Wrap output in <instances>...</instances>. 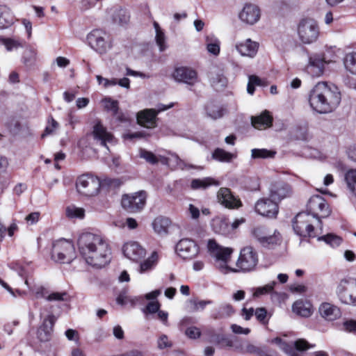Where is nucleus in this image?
<instances>
[{
  "label": "nucleus",
  "mask_w": 356,
  "mask_h": 356,
  "mask_svg": "<svg viewBox=\"0 0 356 356\" xmlns=\"http://www.w3.org/2000/svg\"><path fill=\"white\" fill-rule=\"evenodd\" d=\"M79 252L89 265L102 268L110 262L111 249L106 240L101 235L85 232L77 240Z\"/></svg>",
  "instance_id": "obj_1"
},
{
  "label": "nucleus",
  "mask_w": 356,
  "mask_h": 356,
  "mask_svg": "<svg viewBox=\"0 0 356 356\" xmlns=\"http://www.w3.org/2000/svg\"><path fill=\"white\" fill-rule=\"evenodd\" d=\"M341 93L335 86L319 82L311 90L309 102L313 110L319 113H328L334 111L341 102Z\"/></svg>",
  "instance_id": "obj_2"
},
{
  "label": "nucleus",
  "mask_w": 356,
  "mask_h": 356,
  "mask_svg": "<svg viewBox=\"0 0 356 356\" xmlns=\"http://www.w3.org/2000/svg\"><path fill=\"white\" fill-rule=\"evenodd\" d=\"M207 252L214 259L216 268L223 274L234 271L228 264L231 261L234 250L232 248L219 245L215 239H209L207 243Z\"/></svg>",
  "instance_id": "obj_3"
},
{
  "label": "nucleus",
  "mask_w": 356,
  "mask_h": 356,
  "mask_svg": "<svg viewBox=\"0 0 356 356\" xmlns=\"http://www.w3.org/2000/svg\"><path fill=\"white\" fill-rule=\"evenodd\" d=\"M259 262L258 254L256 250L250 246L243 248L236 262V268H232L231 273H248L255 269Z\"/></svg>",
  "instance_id": "obj_4"
},
{
  "label": "nucleus",
  "mask_w": 356,
  "mask_h": 356,
  "mask_svg": "<svg viewBox=\"0 0 356 356\" xmlns=\"http://www.w3.org/2000/svg\"><path fill=\"white\" fill-rule=\"evenodd\" d=\"M51 257L56 262L70 263L76 257L73 243L64 238L55 241L52 247Z\"/></svg>",
  "instance_id": "obj_5"
},
{
  "label": "nucleus",
  "mask_w": 356,
  "mask_h": 356,
  "mask_svg": "<svg viewBox=\"0 0 356 356\" xmlns=\"http://www.w3.org/2000/svg\"><path fill=\"white\" fill-rule=\"evenodd\" d=\"M336 293L341 302L356 305V279L347 277L341 280Z\"/></svg>",
  "instance_id": "obj_6"
},
{
  "label": "nucleus",
  "mask_w": 356,
  "mask_h": 356,
  "mask_svg": "<svg viewBox=\"0 0 356 356\" xmlns=\"http://www.w3.org/2000/svg\"><path fill=\"white\" fill-rule=\"evenodd\" d=\"M305 213H309L317 222L321 223L320 218L327 217L330 210L326 200L322 196L316 195L309 198Z\"/></svg>",
  "instance_id": "obj_7"
},
{
  "label": "nucleus",
  "mask_w": 356,
  "mask_h": 356,
  "mask_svg": "<svg viewBox=\"0 0 356 356\" xmlns=\"http://www.w3.org/2000/svg\"><path fill=\"white\" fill-rule=\"evenodd\" d=\"M319 27L317 22L312 19H302L298 26V34L304 44L316 42L319 36Z\"/></svg>",
  "instance_id": "obj_8"
},
{
  "label": "nucleus",
  "mask_w": 356,
  "mask_h": 356,
  "mask_svg": "<svg viewBox=\"0 0 356 356\" xmlns=\"http://www.w3.org/2000/svg\"><path fill=\"white\" fill-rule=\"evenodd\" d=\"M316 221L309 213L300 212L296 215L293 221L294 232L301 237H314V222Z\"/></svg>",
  "instance_id": "obj_9"
},
{
  "label": "nucleus",
  "mask_w": 356,
  "mask_h": 356,
  "mask_svg": "<svg viewBox=\"0 0 356 356\" xmlns=\"http://www.w3.org/2000/svg\"><path fill=\"white\" fill-rule=\"evenodd\" d=\"M147 193L144 191H140L131 194H125L122 196L121 204L122 207L129 212H137L143 209L145 205Z\"/></svg>",
  "instance_id": "obj_10"
},
{
  "label": "nucleus",
  "mask_w": 356,
  "mask_h": 356,
  "mask_svg": "<svg viewBox=\"0 0 356 356\" xmlns=\"http://www.w3.org/2000/svg\"><path fill=\"white\" fill-rule=\"evenodd\" d=\"M273 342L277 344L289 356H301L296 353V350L301 352L314 347V345L309 344L303 339H298L295 341L288 343L282 339L277 337L273 339Z\"/></svg>",
  "instance_id": "obj_11"
},
{
  "label": "nucleus",
  "mask_w": 356,
  "mask_h": 356,
  "mask_svg": "<svg viewBox=\"0 0 356 356\" xmlns=\"http://www.w3.org/2000/svg\"><path fill=\"white\" fill-rule=\"evenodd\" d=\"M76 186L79 193L86 196H93L97 194L101 183L97 177L83 175L77 179Z\"/></svg>",
  "instance_id": "obj_12"
},
{
  "label": "nucleus",
  "mask_w": 356,
  "mask_h": 356,
  "mask_svg": "<svg viewBox=\"0 0 356 356\" xmlns=\"http://www.w3.org/2000/svg\"><path fill=\"white\" fill-rule=\"evenodd\" d=\"M107 33L102 29H94L86 38L89 46L99 54L105 53L108 48Z\"/></svg>",
  "instance_id": "obj_13"
},
{
  "label": "nucleus",
  "mask_w": 356,
  "mask_h": 356,
  "mask_svg": "<svg viewBox=\"0 0 356 356\" xmlns=\"http://www.w3.org/2000/svg\"><path fill=\"white\" fill-rule=\"evenodd\" d=\"M173 106L171 103L168 106L160 104L158 106L157 110L155 109H145L137 114V121L140 125L147 127L152 128L156 126V117L159 112L164 111Z\"/></svg>",
  "instance_id": "obj_14"
},
{
  "label": "nucleus",
  "mask_w": 356,
  "mask_h": 356,
  "mask_svg": "<svg viewBox=\"0 0 356 356\" xmlns=\"http://www.w3.org/2000/svg\"><path fill=\"white\" fill-rule=\"evenodd\" d=\"M177 254L184 259H192L199 254V246L190 238H182L176 245Z\"/></svg>",
  "instance_id": "obj_15"
},
{
  "label": "nucleus",
  "mask_w": 356,
  "mask_h": 356,
  "mask_svg": "<svg viewBox=\"0 0 356 356\" xmlns=\"http://www.w3.org/2000/svg\"><path fill=\"white\" fill-rule=\"evenodd\" d=\"M241 22L254 25L259 22L261 17V10L258 6L254 3H245L238 15Z\"/></svg>",
  "instance_id": "obj_16"
},
{
  "label": "nucleus",
  "mask_w": 356,
  "mask_h": 356,
  "mask_svg": "<svg viewBox=\"0 0 356 356\" xmlns=\"http://www.w3.org/2000/svg\"><path fill=\"white\" fill-rule=\"evenodd\" d=\"M255 211L261 216L273 218L278 213V204L271 198H263L257 202Z\"/></svg>",
  "instance_id": "obj_17"
},
{
  "label": "nucleus",
  "mask_w": 356,
  "mask_h": 356,
  "mask_svg": "<svg viewBox=\"0 0 356 356\" xmlns=\"http://www.w3.org/2000/svg\"><path fill=\"white\" fill-rule=\"evenodd\" d=\"M330 61L331 60H327L325 56L314 55L309 58L306 70L311 76L318 77L323 73L325 63Z\"/></svg>",
  "instance_id": "obj_18"
},
{
  "label": "nucleus",
  "mask_w": 356,
  "mask_h": 356,
  "mask_svg": "<svg viewBox=\"0 0 356 356\" xmlns=\"http://www.w3.org/2000/svg\"><path fill=\"white\" fill-rule=\"evenodd\" d=\"M108 15L115 24L124 26L130 20V14L127 8L121 6H115L108 10Z\"/></svg>",
  "instance_id": "obj_19"
},
{
  "label": "nucleus",
  "mask_w": 356,
  "mask_h": 356,
  "mask_svg": "<svg viewBox=\"0 0 356 356\" xmlns=\"http://www.w3.org/2000/svg\"><path fill=\"white\" fill-rule=\"evenodd\" d=\"M92 134L95 140L108 149L107 143H112L114 140L113 134L108 132L99 121H97L94 124Z\"/></svg>",
  "instance_id": "obj_20"
},
{
  "label": "nucleus",
  "mask_w": 356,
  "mask_h": 356,
  "mask_svg": "<svg viewBox=\"0 0 356 356\" xmlns=\"http://www.w3.org/2000/svg\"><path fill=\"white\" fill-rule=\"evenodd\" d=\"M123 253L129 259L138 262L145 257L146 251L138 243L131 241L124 245Z\"/></svg>",
  "instance_id": "obj_21"
},
{
  "label": "nucleus",
  "mask_w": 356,
  "mask_h": 356,
  "mask_svg": "<svg viewBox=\"0 0 356 356\" xmlns=\"http://www.w3.org/2000/svg\"><path fill=\"white\" fill-rule=\"evenodd\" d=\"M291 194L290 186L282 181L271 184L270 186V197L277 204L284 198L288 197Z\"/></svg>",
  "instance_id": "obj_22"
},
{
  "label": "nucleus",
  "mask_w": 356,
  "mask_h": 356,
  "mask_svg": "<svg viewBox=\"0 0 356 356\" xmlns=\"http://www.w3.org/2000/svg\"><path fill=\"white\" fill-rule=\"evenodd\" d=\"M55 321L56 317L53 314H49L44 319L37 332V337L40 341L46 342L51 339Z\"/></svg>",
  "instance_id": "obj_23"
},
{
  "label": "nucleus",
  "mask_w": 356,
  "mask_h": 356,
  "mask_svg": "<svg viewBox=\"0 0 356 356\" xmlns=\"http://www.w3.org/2000/svg\"><path fill=\"white\" fill-rule=\"evenodd\" d=\"M172 76L175 81L187 84H193L197 79L196 71L186 67L176 68L172 74Z\"/></svg>",
  "instance_id": "obj_24"
},
{
  "label": "nucleus",
  "mask_w": 356,
  "mask_h": 356,
  "mask_svg": "<svg viewBox=\"0 0 356 356\" xmlns=\"http://www.w3.org/2000/svg\"><path fill=\"white\" fill-rule=\"evenodd\" d=\"M235 49L242 56L254 58L258 51L259 43L251 39H247L236 43Z\"/></svg>",
  "instance_id": "obj_25"
},
{
  "label": "nucleus",
  "mask_w": 356,
  "mask_h": 356,
  "mask_svg": "<svg viewBox=\"0 0 356 356\" xmlns=\"http://www.w3.org/2000/svg\"><path fill=\"white\" fill-rule=\"evenodd\" d=\"M218 202L227 208H238L241 205V201L236 198L227 188H221L218 193Z\"/></svg>",
  "instance_id": "obj_26"
},
{
  "label": "nucleus",
  "mask_w": 356,
  "mask_h": 356,
  "mask_svg": "<svg viewBox=\"0 0 356 356\" xmlns=\"http://www.w3.org/2000/svg\"><path fill=\"white\" fill-rule=\"evenodd\" d=\"M209 78L211 86L216 90H221L227 84V79L224 75L223 71L216 67L209 71Z\"/></svg>",
  "instance_id": "obj_27"
},
{
  "label": "nucleus",
  "mask_w": 356,
  "mask_h": 356,
  "mask_svg": "<svg viewBox=\"0 0 356 356\" xmlns=\"http://www.w3.org/2000/svg\"><path fill=\"white\" fill-rule=\"evenodd\" d=\"M318 312L321 316L327 321H334L341 316L339 309L329 302L322 303L318 308Z\"/></svg>",
  "instance_id": "obj_28"
},
{
  "label": "nucleus",
  "mask_w": 356,
  "mask_h": 356,
  "mask_svg": "<svg viewBox=\"0 0 356 356\" xmlns=\"http://www.w3.org/2000/svg\"><path fill=\"white\" fill-rule=\"evenodd\" d=\"M235 313L233 306L229 303L223 302L216 307L211 314L214 320H221L230 318Z\"/></svg>",
  "instance_id": "obj_29"
},
{
  "label": "nucleus",
  "mask_w": 356,
  "mask_h": 356,
  "mask_svg": "<svg viewBox=\"0 0 356 356\" xmlns=\"http://www.w3.org/2000/svg\"><path fill=\"white\" fill-rule=\"evenodd\" d=\"M273 117L267 111H264L261 115L252 117L251 122L252 126L258 129H265L272 125Z\"/></svg>",
  "instance_id": "obj_30"
},
{
  "label": "nucleus",
  "mask_w": 356,
  "mask_h": 356,
  "mask_svg": "<svg viewBox=\"0 0 356 356\" xmlns=\"http://www.w3.org/2000/svg\"><path fill=\"white\" fill-rule=\"evenodd\" d=\"M15 22L11 9L5 5H0V29L10 26Z\"/></svg>",
  "instance_id": "obj_31"
},
{
  "label": "nucleus",
  "mask_w": 356,
  "mask_h": 356,
  "mask_svg": "<svg viewBox=\"0 0 356 356\" xmlns=\"http://www.w3.org/2000/svg\"><path fill=\"white\" fill-rule=\"evenodd\" d=\"M159 259L158 253L154 251L147 259L140 263L138 272L143 274L152 270L156 266Z\"/></svg>",
  "instance_id": "obj_32"
},
{
  "label": "nucleus",
  "mask_w": 356,
  "mask_h": 356,
  "mask_svg": "<svg viewBox=\"0 0 356 356\" xmlns=\"http://www.w3.org/2000/svg\"><path fill=\"white\" fill-rule=\"evenodd\" d=\"M170 225V220L164 216H159L156 218L152 222L154 230L161 235L167 234L168 229Z\"/></svg>",
  "instance_id": "obj_33"
},
{
  "label": "nucleus",
  "mask_w": 356,
  "mask_h": 356,
  "mask_svg": "<svg viewBox=\"0 0 356 356\" xmlns=\"http://www.w3.org/2000/svg\"><path fill=\"white\" fill-rule=\"evenodd\" d=\"M344 182L352 196L356 198V169H350L344 174Z\"/></svg>",
  "instance_id": "obj_34"
},
{
  "label": "nucleus",
  "mask_w": 356,
  "mask_h": 356,
  "mask_svg": "<svg viewBox=\"0 0 356 356\" xmlns=\"http://www.w3.org/2000/svg\"><path fill=\"white\" fill-rule=\"evenodd\" d=\"M207 49L209 53L214 56H218L220 51V42L214 35L211 34L205 38Z\"/></svg>",
  "instance_id": "obj_35"
},
{
  "label": "nucleus",
  "mask_w": 356,
  "mask_h": 356,
  "mask_svg": "<svg viewBox=\"0 0 356 356\" xmlns=\"http://www.w3.org/2000/svg\"><path fill=\"white\" fill-rule=\"evenodd\" d=\"M292 310L294 313L302 317H309L312 313L309 303L304 302L302 300L295 302Z\"/></svg>",
  "instance_id": "obj_36"
},
{
  "label": "nucleus",
  "mask_w": 356,
  "mask_h": 356,
  "mask_svg": "<svg viewBox=\"0 0 356 356\" xmlns=\"http://www.w3.org/2000/svg\"><path fill=\"white\" fill-rule=\"evenodd\" d=\"M213 229L216 233L227 235L231 232L230 223L225 219H216L213 221Z\"/></svg>",
  "instance_id": "obj_37"
},
{
  "label": "nucleus",
  "mask_w": 356,
  "mask_h": 356,
  "mask_svg": "<svg viewBox=\"0 0 356 356\" xmlns=\"http://www.w3.org/2000/svg\"><path fill=\"white\" fill-rule=\"evenodd\" d=\"M218 186L219 182L211 177H205L203 179H195L191 181V188L193 189H205L210 186Z\"/></svg>",
  "instance_id": "obj_38"
},
{
  "label": "nucleus",
  "mask_w": 356,
  "mask_h": 356,
  "mask_svg": "<svg viewBox=\"0 0 356 356\" xmlns=\"http://www.w3.org/2000/svg\"><path fill=\"white\" fill-rule=\"evenodd\" d=\"M236 154L226 152L221 148H216L212 153V158L220 162L229 163L236 158Z\"/></svg>",
  "instance_id": "obj_39"
},
{
  "label": "nucleus",
  "mask_w": 356,
  "mask_h": 356,
  "mask_svg": "<svg viewBox=\"0 0 356 356\" xmlns=\"http://www.w3.org/2000/svg\"><path fill=\"white\" fill-rule=\"evenodd\" d=\"M153 25L156 32L155 40L156 44L159 48V51H163L167 48L165 33L156 22H154Z\"/></svg>",
  "instance_id": "obj_40"
},
{
  "label": "nucleus",
  "mask_w": 356,
  "mask_h": 356,
  "mask_svg": "<svg viewBox=\"0 0 356 356\" xmlns=\"http://www.w3.org/2000/svg\"><path fill=\"white\" fill-rule=\"evenodd\" d=\"M24 283L36 298H46L48 291L42 285L35 282L31 283L27 279Z\"/></svg>",
  "instance_id": "obj_41"
},
{
  "label": "nucleus",
  "mask_w": 356,
  "mask_h": 356,
  "mask_svg": "<svg viewBox=\"0 0 356 356\" xmlns=\"http://www.w3.org/2000/svg\"><path fill=\"white\" fill-rule=\"evenodd\" d=\"M276 284L277 282L275 281H273L264 286L253 288L252 289L253 297L259 298L263 295L270 294Z\"/></svg>",
  "instance_id": "obj_42"
},
{
  "label": "nucleus",
  "mask_w": 356,
  "mask_h": 356,
  "mask_svg": "<svg viewBox=\"0 0 356 356\" xmlns=\"http://www.w3.org/2000/svg\"><path fill=\"white\" fill-rule=\"evenodd\" d=\"M346 69L353 74H356V53L351 52L346 55L343 59Z\"/></svg>",
  "instance_id": "obj_43"
},
{
  "label": "nucleus",
  "mask_w": 356,
  "mask_h": 356,
  "mask_svg": "<svg viewBox=\"0 0 356 356\" xmlns=\"http://www.w3.org/2000/svg\"><path fill=\"white\" fill-rule=\"evenodd\" d=\"M206 111L209 117L216 120L223 115L225 110L221 106L211 103L207 106Z\"/></svg>",
  "instance_id": "obj_44"
},
{
  "label": "nucleus",
  "mask_w": 356,
  "mask_h": 356,
  "mask_svg": "<svg viewBox=\"0 0 356 356\" xmlns=\"http://www.w3.org/2000/svg\"><path fill=\"white\" fill-rule=\"evenodd\" d=\"M212 303L211 300H198L197 299H190L188 300L190 310L193 312L203 311L207 305H211Z\"/></svg>",
  "instance_id": "obj_45"
},
{
  "label": "nucleus",
  "mask_w": 356,
  "mask_h": 356,
  "mask_svg": "<svg viewBox=\"0 0 356 356\" xmlns=\"http://www.w3.org/2000/svg\"><path fill=\"white\" fill-rule=\"evenodd\" d=\"M266 242H262L261 244L264 247L273 248L275 245L279 244L281 241V237L279 232L275 231L273 234L269 232L266 236Z\"/></svg>",
  "instance_id": "obj_46"
},
{
  "label": "nucleus",
  "mask_w": 356,
  "mask_h": 356,
  "mask_svg": "<svg viewBox=\"0 0 356 356\" xmlns=\"http://www.w3.org/2000/svg\"><path fill=\"white\" fill-rule=\"evenodd\" d=\"M318 240L323 241L326 244L329 245L332 248L339 246L342 241L341 237L333 234H328L327 235L320 236L318 238Z\"/></svg>",
  "instance_id": "obj_47"
},
{
  "label": "nucleus",
  "mask_w": 356,
  "mask_h": 356,
  "mask_svg": "<svg viewBox=\"0 0 356 356\" xmlns=\"http://www.w3.org/2000/svg\"><path fill=\"white\" fill-rule=\"evenodd\" d=\"M37 52L33 48H27L25 49L22 56V62L26 66L33 65L36 60Z\"/></svg>",
  "instance_id": "obj_48"
},
{
  "label": "nucleus",
  "mask_w": 356,
  "mask_h": 356,
  "mask_svg": "<svg viewBox=\"0 0 356 356\" xmlns=\"http://www.w3.org/2000/svg\"><path fill=\"white\" fill-rule=\"evenodd\" d=\"M275 154V152L266 149H252L251 150V157L254 159L273 158Z\"/></svg>",
  "instance_id": "obj_49"
},
{
  "label": "nucleus",
  "mask_w": 356,
  "mask_h": 356,
  "mask_svg": "<svg viewBox=\"0 0 356 356\" xmlns=\"http://www.w3.org/2000/svg\"><path fill=\"white\" fill-rule=\"evenodd\" d=\"M262 86L261 79L256 75H250L248 76V83L247 86V92L250 95H253L255 90V86Z\"/></svg>",
  "instance_id": "obj_50"
},
{
  "label": "nucleus",
  "mask_w": 356,
  "mask_h": 356,
  "mask_svg": "<svg viewBox=\"0 0 356 356\" xmlns=\"http://www.w3.org/2000/svg\"><path fill=\"white\" fill-rule=\"evenodd\" d=\"M104 108L112 113L113 115H117L118 111V102L111 98H105L102 100Z\"/></svg>",
  "instance_id": "obj_51"
},
{
  "label": "nucleus",
  "mask_w": 356,
  "mask_h": 356,
  "mask_svg": "<svg viewBox=\"0 0 356 356\" xmlns=\"http://www.w3.org/2000/svg\"><path fill=\"white\" fill-rule=\"evenodd\" d=\"M269 232L267 230V229L265 227L263 226H258L254 227L252 231V234L255 237L257 241L261 243L262 242H266L265 240L266 236L268 235Z\"/></svg>",
  "instance_id": "obj_52"
},
{
  "label": "nucleus",
  "mask_w": 356,
  "mask_h": 356,
  "mask_svg": "<svg viewBox=\"0 0 356 356\" xmlns=\"http://www.w3.org/2000/svg\"><path fill=\"white\" fill-rule=\"evenodd\" d=\"M66 215L67 217L74 218H83L85 215V211L83 209L80 207H76L74 206H70L66 209Z\"/></svg>",
  "instance_id": "obj_53"
},
{
  "label": "nucleus",
  "mask_w": 356,
  "mask_h": 356,
  "mask_svg": "<svg viewBox=\"0 0 356 356\" xmlns=\"http://www.w3.org/2000/svg\"><path fill=\"white\" fill-rule=\"evenodd\" d=\"M2 44L6 47L8 51L17 49L18 48L22 47V44L19 40L12 38L2 39Z\"/></svg>",
  "instance_id": "obj_54"
},
{
  "label": "nucleus",
  "mask_w": 356,
  "mask_h": 356,
  "mask_svg": "<svg viewBox=\"0 0 356 356\" xmlns=\"http://www.w3.org/2000/svg\"><path fill=\"white\" fill-rule=\"evenodd\" d=\"M59 124L53 118H51L48 120V124L45 128L44 132L42 134V138L47 135L52 134L58 128Z\"/></svg>",
  "instance_id": "obj_55"
},
{
  "label": "nucleus",
  "mask_w": 356,
  "mask_h": 356,
  "mask_svg": "<svg viewBox=\"0 0 356 356\" xmlns=\"http://www.w3.org/2000/svg\"><path fill=\"white\" fill-rule=\"evenodd\" d=\"M160 307L161 305L158 301H152L147 305L145 309H143V312L145 314H155L160 310Z\"/></svg>",
  "instance_id": "obj_56"
},
{
  "label": "nucleus",
  "mask_w": 356,
  "mask_h": 356,
  "mask_svg": "<svg viewBox=\"0 0 356 356\" xmlns=\"http://www.w3.org/2000/svg\"><path fill=\"white\" fill-rule=\"evenodd\" d=\"M140 156L152 164H154L158 162V159L153 153H152L151 152L146 151L145 149L140 150Z\"/></svg>",
  "instance_id": "obj_57"
},
{
  "label": "nucleus",
  "mask_w": 356,
  "mask_h": 356,
  "mask_svg": "<svg viewBox=\"0 0 356 356\" xmlns=\"http://www.w3.org/2000/svg\"><path fill=\"white\" fill-rule=\"evenodd\" d=\"M185 333L188 337L193 339L199 338L201 335L200 329L195 326L187 328Z\"/></svg>",
  "instance_id": "obj_58"
},
{
  "label": "nucleus",
  "mask_w": 356,
  "mask_h": 356,
  "mask_svg": "<svg viewBox=\"0 0 356 356\" xmlns=\"http://www.w3.org/2000/svg\"><path fill=\"white\" fill-rule=\"evenodd\" d=\"M9 267L11 270L16 271L19 276L24 277L26 273L25 268L22 266L18 262H12L9 264Z\"/></svg>",
  "instance_id": "obj_59"
},
{
  "label": "nucleus",
  "mask_w": 356,
  "mask_h": 356,
  "mask_svg": "<svg viewBox=\"0 0 356 356\" xmlns=\"http://www.w3.org/2000/svg\"><path fill=\"white\" fill-rule=\"evenodd\" d=\"M66 293L53 292L47 295L46 300L48 301H61L64 300Z\"/></svg>",
  "instance_id": "obj_60"
},
{
  "label": "nucleus",
  "mask_w": 356,
  "mask_h": 356,
  "mask_svg": "<svg viewBox=\"0 0 356 356\" xmlns=\"http://www.w3.org/2000/svg\"><path fill=\"white\" fill-rule=\"evenodd\" d=\"M157 343H158V348L160 349L168 348L172 346L171 342L169 341L168 337L165 334H162L159 338Z\"/></svg>",
  "instance_id": "obj_61"
},
{
  "label": "nucleus",
  "mask_w": 356,
  "mask_h": 356,
  "mask_svg": "<svg viewBox=\"0 0 356 356\" xmlns=\"http://www.w3.org/2000/svg\"><path fill=\"white\" fill-rule=\"evenodd\" d=\"M232 331L236 334H245L247 335L250 332L249 328H243L236 324H232L230 326Z\"/></svg>",
  "instance_id": "obj_62"
},
{
  "label": "nucleus",
  "mask_w": 356,
  "mask_h": 356,
  "mask_svg": "<svg viewBox=\"0 0 356 356\" xmlns=\"http://www.w3.org/2000/svg\"><path fill=\"white\" fill-rule=\"evenodd\" d=\"M270 296L273 301H277L278 302L284 301L287 298V295L285 293L277 292L274 291V289H273Z\"/></svg>",
  "instance_id": "obj_63"
},
{
  "label": "nucleus",
  "mask_w": 356,
  "mask_h": 356,
  "mask_svg": "<svg viewBox=\"0 0 356 356\" xmlns=\"http://www.w3.org/2000/svg\"><path fill=\"white\" fill-rule=\"evenodd\" d=\"M343 327L347 332L356 334V321H346L343 323Z\"/></svg>",
  "instance_id": "obj_64"
}]
</instances>
